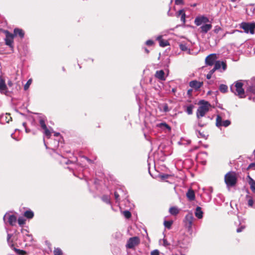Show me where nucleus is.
<instances>
[{
  "instance_id": "f257e3e1",
  "label": "nucleus",
  "mask_w": 255,
  "mask_h": 255,
  "mask_svg": "<svg viewBox=\"0 0 255 255\" xmlns=\"http://www.w3.org/2000/svg\"><path fill=\"white\" fill-rule=\"evenodd\" d=\"M200 103L201 105L198 107L197 110L196 117L198 126L202 128L205 127L207 124L206 123L204 122L202 118L204 117L206 114L209 111L211 105L209 102L204 100L201 101Z\"/></svg>"
},
{
  "instance_id": "f03ea898",
  "label": "nucleus",
  "mask_w": 255,
  "mask_h": 255,
  "mask_svg": "<svg viewBox=\"0 0 255 255\" xmlns=\"http://www.w3.org/2000/svg\"><path fill=\"white\" fill-rule=\"evenodd\" d=\"M54 151H56V153L59 155L61 159H59L60 163L61 164H68L69 162H71L69 159H67L64 157V152L63 148V144L61 142L59 139H54L51 141V146L49 147ZM67 153L68 152L67 150H65Z\"/></svg>"
},
{
  "instance_id": "7ed1b4c3",
  "label": "nucleus",
  "mask_w": 255,
  "mask_h": 255,
  "mask_svg": "<svg viewBox=\"0 0 255 255\" xmlns=\"http://www.w3.org/2000/svg\"><path fill=\"white\" fill-rule=\"evenodd\" d=\"M243 86V84L241 81H237L231 86L230 90L235 95L239 96L240 98H243L245 97V91Z\"/></svg>"
},
{
  "instance_id": "20e7f679",
  "label": "nucleus",
  "mask_w": 255,
  "mask_h": 255,
  "mask_svg": "<svg viewBox=\"0 0 255 255\" xmlns=\"http://www.w3.org/2000/svg\"><path fill=\"white\" fill-rule=\"evenodd\" d=\"M237 182L236 173L233 171H230L225 175V182L228 187L235 186Z\"/></svg>"
},
{
  "instance_id": "39448f33",
  "label": "nucleus",
  "mask_w": 255,
  "mask_h": 255,
  "mask_svg": "<svg viewBox=\"0 0 255 255\" xmlns=\"http://www.w3.org/2000/svg\"><path fill=\"white\" fill-rule=\"evenodd\" d=\"M195 220L194 216L191 213H188L185 217L183 220V223L185 227L187 229L188 231L190 233H192L193 232L192 226L193 221Z\"/></svg>"
},
{
  "instance_id": "423d86ee",
  "label": "nucleus",
  "mask_w": 255,
  "mask_h": 255,
  "mask_svg": "<svg viewBox=\"0 0 255 255\" xmlns=\"http://www.w3.org/2000/svg\"><path fill=\"white\" fill-rule=\"evenodd\" d=\"M39 123L41 128L44 130L43 133L45 136L48 138H49L51 135V132L47 128V126L45 124V121L46 120V117L41 115L39 114L38 116Z\"/></svg>"
},
{
  "instance_id": "0eeeda50",
  "label": "nucleus",
  "mask_w": 255,
  "mask_h": 255,
  "mask_svg": "<svg viewBox=\"0 0 255 255\" xmlns=\"http://www.w3.org/2000/svg\"><path fill=\"white\" fill-rule=\"evenodd\" d=\"M3 220L5 225L8 223L9 225L13 226L16 224L17 218L15 215L7 213L4 215Z\"/></svg>"
},
{
  "instance_id": "6e6552de",
  "label": "nucleus",
  "mask_w": 255,
  "mask_h": 255,
  "mask_svg": "<svg viewBox=\"0 0 255 255\" xmlns=\"http://www.w3.org/2000/svg\"><path fill=\"white\" fill-rule=\"evenodd\" d=\"M240 27L244 29L246 33H254V30L255 29V23H254L242 22L241 24Z\"/></svg>"
},
{
  "instance_id": "1a4fd4ad",
  "label": "nucleus",
  "mask_w": 255,
  "mask_h": 255,
  "mask_svg": "<svg viewBox=\"0 0 255 255\" xmlns=\"http://www.w3.org/2000/svg\"><path fill=\"white\" fill-rule=\"evenodd\" d=\"M140 243L139 238L138 237L130 238L127 241L126 247L128 249H132Z\"/></svg>"
},
{
  "instance_id": "9d476101",
  "label": "nucleus",
  "mask_w": 255,
  "mask_h": 255,
  "mask_svg": "<svg viewBox=\"0 0 255 255\" xmlns=\"http://www.w3.org/2000/svg\"><path fill=\"white\" fill-rule=\"evenodd\" d=\"M209 22V19L204 15L198 16L196 17L194 20V23L197 26L203 25Z\"/></svg>"
},
{
  "instance_id": "9b49d317",
  "label": "nucleus",
  "mask_w": 255,
  "mask_h": 255,
  "mask_svg": "<svg viewBox=\"0 0 255 255\" xmlns=\"http://www.w3.org/2000/svg\"><path fill=\"white\" fill-rule=\"evenodd\" d=\"M231 124L230 121L227 120L222 121V118L221 116L218 115L216 118V125L217 127H227Z\"/></svg>"
},
{
  "instance_id": "f8f14e48",
  "label": "nucleus",
  "mask_w": 255,
  "mask_h": 255,
  "mask_svg": "<svg viewBox=\"0 0 255 255\" xmlns=\"http://www.w3.org/2000/svg\"><path fill=\"white\" fill-rule=\"evenodd\" d=\"M4 33H5V44L10 47H12L14 37V35L7 30L5 31Z\"/></svg>"
},
{
  "instance_id": "ddd939ff",
  "label": "nucleus",
  "mask_w": 255,
  "mask_h": 255,
  "mask_svg": "<svg viewBox=\"0 0 255 255\" xmlns=\"http://www.w3.org/2000/svg\"><path fill=\"white\" fill-rule=\"evenodd\" d=\"M190 244V240L188 238H184L182 241L178 242V246L183 249L184 251L188 250Z\"/></svg>"
},
{
  "instance_id": "4468645a",
  "label": "nucleus",
  "mask_w": 255,
  "mask_h": 255,
  "mask_svg": "<svg viewBox=\"0 0 255 255\" xmlns=\"http://www.w3.org/2000/svg\"><path fill=\"white\" fill-rule=\"evenodd\" d=\"M92 163V161L85 156L81 155V168L86 169L88 166Z\"/></svg>"
},
{
  "instance_id": "2eb2a0df",
  "label": "nucleus",
  "mask_w": 255,
  "mask_h": 255,
  "mask_svg": "<svg viewBox=\"0 0 255 255\" xmlns=\"http://www.w3.org/2000/svg\"><path fill=\"white\" fill-rule=\"evenodd\" d=\"M248 87L247 88V92L251 93H255V79H252L251 81L247 82Z\"/></svg>"
},
{
  "instance_id": "dca6fc26",
  "label": "nucleus",
  "mask_w": 255,
  "mask_h": 255,
  "mask_svg": "<svg viewBox=\"0 0 255 255\" xmlns=\"http://www.w3.org/2000/svg\"><path fill=\"white\" fill-rule=\"evenodd\" d=\"M217 59L216 54H211L208 55L205 59L206 64L208 65H213Z\"/></svg>"
},
{
  "instance_id": "f3484780",
  "label": "nucleus",
  "mask_w": 255,
  "mask_h": 255,
  "mask_svg": "<svg viewBox=\"0 0 255 255\" xmlns=\"http://www.w3.org/2000/svg\"><path fill=\"white\" fill-rule=\"evenodd\" d=\"M222 67L223 71H224L227 69L226 63L224 61H217L215 63L214 69L216 71L219 70Z\"/></svg>"
},
{
  "instance_id": "a211bd4d",
  "label": "nucleus",
  "mask_w": 255,
  "mask_h": 255,
  "mask_svg": "<svg viewBox=\"0 0 255 255\" xmlns=\"http://www.w3.org/2000/svg\"><path fill=\"white\" fill-rule=\"evenodd\" d=\"M12 118L9 114H2L0 116V123L4 124L8 123L9 121H11Z\"/></svg>"
},
{
  "instance_id": "6ab92c4d",
  "label": "nucleus",
  "mask_w": 255,
  "mask_h": 255,
  "mask_svg": "<svg viewBox=\"0 0 255 255\" xmlns=\"http://www.w3.org/2000/svg\"><path fill=\"white\" fill-rule=\"evenodd\" d=\"M124 193L122 189H119L117 190L114 193L115 198L117 202H119L121 198H126V196H124Z\"/></svg>"
},
{
  "instance_id": "aec40b11",
  "label": "nucleus",
  "mask_w": 255,
  "mask_h": 255,
  "mask_svg": "<svg viewBox=\"0 0 255 255\" xmlns=\"http://www.w3.org/2000/svg\"><path fill=\"white\" fill-rule=\"evenodd\" d=\"M203 85V82L197 81V80H193L190 82L189 86L195 89L196 90L200 89Z\"/></svg>"
},
{
  "instance_id": "412c9836",
  "label": "nucleus",
  "mask_w": 255,
  "mask_h": 255,
  "mask_svg": "<svg viewBox=\"0 0 255 255\" xmlns=\"http://www.w3.org/2000/svg\"><path fill=\"white\" fill-rule=\"evenodd\" d=\"M212 27V25L210 23H206L202 25L200 27V32L203 33H207Z\"/></svg>"
},
{
  "instance_id": "4be33fe9",
  "label": "nucleus",
  "mask_w": 255,
  "mask_h": 255,
  "mask_svg": "<svg viewBox=\"0 0 255 255\" xmlns=\"http://www.w3.org/2000/svg\"><path fill=\"white\" fill-rule=\"evenodd\" d=\"M176 16L177 17H179L180 16H181V17H180L181 21L183 22V24H184L185 23L186 14H185L184 10L183 9H180L178 11H177L176 13Z\"/></svg>"
},
{
  "instance_id": "5701e85b",
  "label": "nucleus",
  "mask_w": 255,
  "mask_h": 255,
  "mask_svg": "<svg viewBox=\"0 0 255 255\" xmlns=\"http://www.w3.org/2000/svg\"><path fill=\"white\" fill-rule=\"evenodd\" d=\"M0 92L1 93L6 94L7 93V88L4 81L0 77Z\"/></svg>"
},
{
  "instance_id": "b1692460",
  "label": "nucleus",
  "mask_w": 255,
  "mask_h": 255,
  "mask_svg": "<svg viewBox=\"0 0 255 255\" xmlns=\"http://www.w3.org/2000/svg\"><path fill=\"white\" fill-rule=\"evenodd\" d=\"M162 37V35H159L157 37L156 40L159 41L160 46L164 47L169 45V42L167 40L163 39Z\"/></svg>"
},
{
  "instance_id": "393cba45",
  "label": "nucleus",
  "mask_w": 255,
  "mask_h": 255,
  "mask_svg": "<svg viewBox=\"0 0 255 255\" xmlns=\"http://www.w3.org/2000/svg\"><path fill=\"white\" fill-rule=\"evenodd\" d=\"M164 75L165 73L163 70H158L155 73V77L160 80L164 81L165 80Z\"/></svg>"
},
{
  "instance_id": "a878e982",
  "label": "nucleus",
  "mask_w": 255,
  "mask_h": 255,
  "mask_svg": "<svg viewBox=\"0 0 255 255\" xmlns=\"http://www.w3.org/2000/svg\"><path fill=\"white\" fill-rule=\"evenodd\" d=\"M13 34L14 36L18 35L21 38H23L24 36V32L22 29L16 28L14 29Z\"/></svg>"
},
{
  "instance_id": "bb28decb",
  "label": "nucleus",
  "mask_w": 255,
  "mask_h": 255,
  "mask_svg": "<svg viewBox=\"0 0 255 255\" xmlns=\"http://www.w3.org/2000/svg\"><path fill=\"white\" fill-rule=\"evenodd\" d=\"M186 196L189 201L194 200L195 198L194 191L191 189H189L186 193Z\"/></svg>"
},
{
  "instance_id": "cd10ccee",
  "label": "nucleus",
  "mask_w": 255,
  "mask_h": 255,
  "mask_svg": "<svg viewBox=\"0 0 255 255\" xmlns=\"http://www.w3.org/2000/svg\"><path fill=\"white\" fill-rule=\"evenodd\" d=\"M246 198L248 199V205L249 207L255 209V201L253 200L252 197L247 195Z\"/></svg>"
},
{
  "instance_id": "c85d7f7f",
  "label": "nucleus",
  "mask_w": 255,
  "mask_h": 255,
  "mask_svg": "<svg viewBox=\"0 0 255 255\" xmlns=\"http://www.w3.org/2000/svg\"><path fill=\"white\" fill-rule=\"evenodd\" d=\"M203 212L202 211L201 208L200 207H197L196 208L195 211V216L198 219H202L203 218Z\"/></svg>"
},
{
  "instance_id": "c756f323",
  "label": "nucleus",
  "mask_w": 255,
  "mask_h": 255,
  "mask_svg": "<svg viewBox=\"0 0 255 255\" xmlns=\"http://www.w3.org/2000/svg\"><path fill=\"white\" fill-rule=\"evenodd\" d=\"M156 127L162 129H167L168 130L171 129L170 126L165 123H161L156 125Z\"/></svg>"
},
{
  "instance_id": "7c9ffc66",
  "label": "nucleus",
  "mask_w": 255,
  "mask_h": 255,
  "mask_svg": "<svg viewBox=\"0 0 255 255\" xmlns=\"http://www.w3.org/2000/svg\"><path fill=\"white\" fill-rule=\"evenodd\" d=\"M249 178V183L250 185V187L252 191L255 193V180H254L250 176H248Z\"/></svg>"
},
{
  "instance_id": "2f4dec72",
  "label": "nucleus",
  "mask_w": 255,
  "mask_h": 255,
  "mask_svg": "<svg viewBox=\"0 0 255 255\" xmlns=\"http://www.w3.org/2000/svg\"><path fill=\"white\" fill-rule=\"evenodd\" d=\"M169 212L171 215L176 216L179 213V209L176 207H172L169 209Z\"/></svg>"
},
{
  "instance_id": "473e14b6",
  "label": "nucleus",
  "mask_w": 255,
  "mask_h": 255,
  "mask_svg": "<svg viewBox=\"0 0 255 255\" xmlns=\"http://www.w3.org/2000/svg\"><path fill=\"white\" fill-rule=\"evenodd\" d=\"M179 48L183 51H187L188 53H190V50L188 48L187 44L181 43L179 44Z\"/></svg>"
},
{
  "instance_id": "72a5a7b5",
  "label": "nucleus",
  "mask_w": 255,
  "mask_h": 255,
  "mask_svg": "<svg viewBox=\"0 0 255 255\" xmlns=\"http://www.w3.org/2000/svg\"><path fill=\"white\" fill-rule=\"evenodd\" d=\"M159 109L160 111H162L163 112L166 113L169 111V109L168 108V106L167 104L164 103L163 104H161L159 106Z\"/></svg>"
},
{
  "instance_id": "f704fd0d",
  "label": "nucleus",
  "mask_w": 255,
  "mask_h": 255,
  "mask_svg": "<svg viewBox=\"0 0 255 255\" xmlns=\"http://www.w3.org/2000/svg\"><path fill=\"white\" fill-rule=\"evenodd\" d=\"M24 216L28 219H31L33 217L34 213L31 210H27L24 212Z\"/></svg>"
},
{
  "instance_id": "c9c22d12",
  "label": "nucleus",
  "mask_w": 255,
  "mask_h": 255,
  "mask_svg": "<svg viewBox=\"0 0 255 255\" xmlns=\"http://www.w3.org/2000/svg\"><path fill=\"white\" fill-rule=\"evenodd\" d=\"M24 240L25 242L31 243L33 241V237L32 235L26 234L25 235L24 237Z\"/></svg>"
},
{
  "instance_id": "e433bc0d",
  "label": "nucleus",
  "mask_w": 255,
  "mask_h": 255,
  "mask_svg": "<svg viewBox=\"0 0 255 255\" xmlns=\"http://www.w3.org/2000/svg\"><path fill=\"white\" fill-rule=\"evenodd\" d=\"M219 90L221 92L225 93L228 91V86L224 84H221L219 86Z\"/></svg>"
},
{
  "instance_id": "4c0bfd02",
  "label": "nucleus",
  "mask_w": 255,
  "mask_h": 255,
  "mask_svg": "<svg viewBox=\"0 0 255 255\" xmlns=\"http://www.w3.org/2000/svg\"><path fill=\"white\" fill-rule=\"evenodd\" d=\"M102 201L108 204H111L110 197L108 195H103L101 198Z\"/></svg>"
},
{
  "instance_id": "58836bf2",
  "label": "nucleus",
  "mask_w": 255,
  "mask_h": 255,
  "mask_svg": "<svg viewBox=\"0 0 255 255\" xmlns=\"http://www.w3.org/2000/svg\"><path fill=\"white\" fill-rule=\"evenodd\" d=\"M193 108L194 106L193 105H190L186 107L185 112L189 115H192L193 113Z\"/></svg>"
},
{
  "instance_id": "ea45409f",
  "label": "nucleus",
  "mask_w": 255,
  "mask_h": 255,
  "mask_svg": "<svg viewBox=\"0 0 255 255\" xmlns=\"http://www.w3.org/2000/svg\"><path fill=\"white\" fill-rule=\"evenodd\" d=\"M194 129H195L196 134L198 138L205 137V135L203 133L201 132L200 131L198 130L195 125L194 126Z\"/></svg>"
},
{
  "instance_id": "a19ab883",
  "label": "nucleus",
  "mask_w": 255,
  "mask_h": 255,
  "mask_svg": "<svg viewBox=\"0 0 255 255\" xmlns=\"http://www.w3.org/2000/svg\"><path fill=\"white\" fill-rule=\"evenodd\" d=\"M173 223L172 221H164V225L168 229H170L171 227V225Z\"/></svg>"
},
{
  "instance_id": "79ce46f5",
  "label": "nucleus",
  "mask_w": 255,
  "mask_h": 255,
  "mask_svg": "<svg viewBox=\"0 0 255 255\" xmlns=\"http://www.w3.org/2000/svg\"><path fill=\"white\" fill-rule=\"evenodd\" d=\"M54 255H62L63 252L62 250L59 248H55L53 251Z\"/></svg>"
},
{
  "instance_id": "37998d69",
  "label": "nucleus",
  "mask_w": 255,
  "mask_h": 255,
  "mask_svg": "<svg viewBox=\"0 0 255 255\" xmlns=\"http://www.w3.org/2000/svg\"><path fill=\"white\" fill-rule=\"evenodd\" d=\"M123 214L124 215L125 217L127 219L130 218L131 217V215L130 212L128 210L124 211L123 212Z\"/></svg>"
},
{
  "instance_id": "c03bdc74",
  "label": "nucleus",
  "mask_w": 255,
  "mask_h": 255,
  "mask_svg": "<svg viewBox=\"0 0 255 255\" xmlns=\"http://www.w3.org/2000/svg\"><path fill=\"white\" fill-rule=\"evenodd\" d=\"M31 83H32V79H29L27 81L26 83L24 86V90L26 91V90H27L29 88V87L30 85H31Z\"/></svg>"
},
{
  "instance_id": "a18cd8bd",
  "label": "nucleus",
  "mask_w": 255,
  "mask_h": 255,
  "mask_svg": "<svg viewBox=\"0 0 255 255\" xmlns=\"http://www.w3.org/2000/svg\"><path fill=\"white\" fill-rule=\"evenodd\" d=\"M18 223L20 226H22L25 223V220L23 217H20L17 220Z\"/></svg>"
},
{
  "instance_id": "49530a36",
  "label": "nucleus",
  "mask_w": 255,
  "mask_h": 255,
  "mask_svg": "<svg viewBox=\"0 0 255 255\" xmlns=\"http://www.w3.org/2000/svg\"><path fill=\"white\" fill-rule=\"evenodd\" d=\"M14 251L17 254L20 255H25L26 254V252L23 250H20L19 249L14 248Z\"/></svg>"
},
{
  "instance_id": "de8ad7c7",
  "label": "nucleus",
  "mask_w": 255,
  "mask_h": 255,
  "mask_svg": "<svg viewBox=\"0 0 255 255\" xmlns=\"http://www.w3.org/2000/svg\"><path fill=\"white\" fill-rule=\"evenodd\" d=\"M215 71V70L214 69L210 70L209 73L206 75L207 79H210L212 77V75H213Z\"/></svg>"
},
{
  "instance_id": "09e8293b",
  "label": "nucleus",
  "mask_w": 255,
  "mask_h": 255,
  "mask_svg": "<svg viewBox=\"0 0 255 255\" xmlns=\"http://www.w3.org/2000/svg\"><path fill=\"white\" fill-rule=\"evenodd\" d=\"M153 44L154 41L150 39H149L145 42V44L149 46H152Z\"/></svg>"
},
{
  "instance_id": "8fccbe9b",
  "label": "nucleus",
  "mask_w": 255,
  "mask_h": 255,
  "mask_svg": "<svg viewBox=\"0 0 255 255\" xmlns=\"http://www.w3.org/2000/svg\"><path fill=\"white\" fill-rule=\"evenodd\" d=\"M245 228V226L244 225L241 226L240 227L238 228L237 229V233H241L242 232Z\"/></svg>"
},
{
  "instance_id": "3c124183",
  "label": "nucleus",
  "mask_w": 255,
  "mask_h": 255,
  "mask_svg": "<svg viewBox=\"0 0 255 255\" xmlns=\"http://www.w3.org/2000/svg\"><path fill=\"white\" fill-rule=\"evenodd\" d=\"M221 30V28L219 26H216L214 29V32L215 33H218V32Z\"/></svg>"
},
{
  "instance_id": "603ef678",
  "label": "nucleus",
  "mask_w": 255,
  "mask_h": 255,
  "mask_svg": "<svg viewBox=\"0 0 255 255\" xmlns=\"http://www.w3.org/2000/svg\"><path fill=\"white\" fill-rule=\"evenodd\" d=\"M151 255H159V252L157 250H154L151 252Z\"/></svg>"
},
{
  "instance_id": "864d4df0",
  "label": "nucleus",
  "mask_w": 255,
  "mask_h": 255,
  "mask_svg": "<svg viewBox=\"0 0 255 255\" xmlns=\"http://www.w3.org/2000/svg\"><path fill=\"white\" fill-rule=\"evenodd\" d=\"M175 3L176 5H180L183 4V0H175Z\"/></svg>"
},
{
  "instance_id": "5fc2aeb1",
  "label": "nucleus",
  "mask_w": 255,
  "mask_h": 255,
  "mask_svg": "<svg viewBox=\"0 0 255 255\" xmlns=\"http://www.w3.org/2000/svg\"><path fill=\"white\" fill-rule=\"evenodd\" d=\"M163 246H165V247H167L169 245L168 243L167 240H165V239H163Z\"/></svg>"
},
{
  "instance_id": "6e6d98bb",
  "label": "nucleus",
  "mask_w": 255,
  "mask_h": 255,
  "mask_svg": "<svg viewBox=\"0 0 255 255\" xmlns=\"http://www.w3.org/2000/svg\"><path fill=\"white\" fill-rule=\"evenodd\" d=\"M193 92V90L192 89H189L188 91H187V94L189 95V96H191L192 95V93Z\"/></svg>"
},
{
  "instance_id": "4d7b16f0",
  "label": "nucleus",
  "mask_w": 255,
  "mask_h": 255,
  "mask_svg": "<svg viewBox=\"0 0 255 255\" xmlns=\"http://www.w3.org/2000/svg\"><path fill=\"white\" fill-rule=\"evenodd\" d=\"M12 235L7 233V242L9 243V240L10 239V238L11 237Z\"/></svg>"
},
{
  "instance_id": "13d9d810",
  "label": "nucleus",
  "mask_w": 255,
  "mask_h": 255,
  "mask_svg": "<svg viewBox=\"0 0 255 255\" xmlns=\"http://www.w3.org/2000/svg\"><path fill=\"white\" fill-rule=\"evenodd\" d=\"M7 85H8V86L9 87H11L12 86V85H13V83H12V82L11 81L9 80L7 82Z\"/></svg>"
},
{
  "instance_id": "bf43d9fd",
  "label": "nucleus",
  "mask_w": 255,
  "mask_h": 255,
  "mask_svg": "<svg viewBox=\"0 0 255 255\" xmlns=\"http://www.w3.org/2000/svg\"><path fill=\"white\" fill-rule=\"evenodd\" d=\"M13 134H14V133H12V134H11V136L12 137V138H13V139H15L16 140H17V141H18V140H19V139L16 138H15V137H14L13 136Z\"/></svg>"
},
{
  "instance_id": "052dcab7",
  "label": "nucleus",
  "mask_w": 255,
  "mask_h": 255,
  "mask_svg": "<svg viewBox=\"0 0 255 255\" xmlns=\"http://www.w3.org/2000/svg\"><path fill=\"white\" fill-rule=\"evenodd\" d=\"M25 132H26V133H28V132H30V130L29 129L27 128H25Z\"/></svg>"
},
{
  "instance_id": "680f3d73",
  "label": "nucleus",
  "mask_w": 255,
  "mask_h": 255,
  "mask_svg": "<svg viewBox=\"0 0 255 255\" xmlns=\"http://www.w3.org/2000/svg\"><path fill=\"white\" fill-rule=\"evenodd\" d=\"M144 51L146 53H149V50L146 48H144Z\"/></svg>"
},
{
  "instance_id": "e2e57ef3",
  "label": "nucleus",
  "mask_w": 255,
  "mask_h": 255,
  "mask_svg": "<svg viewBox=\"0 0 255 255\" xmlns=\"http://www.w3.org/2000/svg\"><path fill=\"white\" fill-rule=\"evenodd\" d=\"M59 135H60V133H58V132H56V133H54V135L55 136H58Z\"/></svg>"
},
{
  "instance_id": "0e129e2a",
  "label": "nucleus",
  "mask_w": 255,
  "mask_h": 255,
  "mask_svg": "<svg viewBox=\"0 0 255 255\" xmlns=\"http://www.w3.org/2000/svg\"><path fill=\"white\" fill-rule=\"evenodd\" d=\"M26 123H22V125H23V126L25 128H26Z\"/></svg>"
},
{
  "instance_id": "69168bd1",
  "label": "nucleus",
  "mask_w": 255,
  "mask_h": 255,
  "mask_svg": "<svg viewBox=\"0 0 255 255\" xmlns=\"http://www.w3.org/2000/svg\"><path fill=\"white\" fill-rule=\"evenodd\" d=\"M43 141H44V144H45V146L46 148H48V147H47V144H46V143L45 142V140H44V139H43Z\"/></svg>"
},
{
  "instance_id": "338daca9",
  "label": "nucleus",
  "mask_w": 255,
  "mask_h": 255,
  "mask_svg": "<svg viewBox=\"0 0 255 255\" xmlns=\"http://www.w3.org/2000/svg\"><path fill=\"white\" fill-rule=\"evenodd\" d=\"M68 168H69V169H71V170H73V167H68Z\"/></svg>"
},
{
  "instance_id": "774afa93",
  "label": "nucleus",
  "mask_w": 255,
  "mask_h": 255,
  "mask_svg": "<svg viewBox=\"0 0 255 255\" xmlns=\"http://www.w3.org/2000/svg\"><path fill=\"white\" fill-rule=\"evenodd\" d=\"M254 154L255 157V150H254Z\"/></svg>"
}]
</instances>
